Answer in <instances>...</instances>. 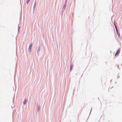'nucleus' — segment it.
<instances>
[{
  "label": "nucleus",
  "instance_id": "412c9836",
  "mask_svg": "<svg viewBox=\"0 0 122 122\" xmlns=\"http://www.w3.org/2000/svg\"><path fill=\"white\" fill-rule=\"evenodd\" d=\"M119 77H118V78H119Z\"/></svg>",
  "mask_w": 122,
  "mask_h": 122
},
{
  "label": "nucleus",
  "instance_id": "dca6fc26",
  "mask_svg": "<svg viewBox=\"0 0 122 122\" xmlns=\"http://www.w3.org/2000/svg\"><path fill=\"white\" fill-rule=\"evenodd\" d=\"M19 30H19V29H18V33H19Z\"/></svg>",
  "mask_w": 122,
  "mask_h": 122
},
{
  "label": "nucleus",
  "instance_id": "f257e3e1",
  "mask_svg": "<svg viewBox=\"0 0 122 122\" xmlns=\"http://www.w3.org/2000/svg\"><path fill=\"white\" fill-rule=\"evenodd\" d=\"M33 44L32 43L30 44V45H29V48H28V51L29 52H30L31 51V49L32 46Z\"/></svg>",
  "mask_w": 122,
  "mask_h": 122
},
{
  "label": "nucleus",
  "instance_id": "f8f14e48",
  "mask_svg": "<svg viewBox=\"0 0 122 122\" xmlns=\"http://www.w3.org/2000/svg\"><path fill=\"white\" fill-rule=\"evenodd\" d=\"M114 26L115 28H117L116 25H115V24L114 23Z\"/></svg>",
  "mask_w": 122,
  "mask_h": 122
},
{
  "label": "nucleus",
  "instance_id": "aec40b11",
  "mask_svg": "<svg viewBox=\"0 0 122 122\" xmlns=\"http://www.w3.org/2000/svg\"><path fill=\"white\" fill-rule=\"evenodd\" d=\"M110 52H111V51H110Z\"/></svg>",
  "mask_w": 122,
  "mask_h": 122
},
{
  "label": "nucleus",
  "instance_id": "6ab92c4d",
  "mask_svg": "<svg viewBox=\"0 0 122 122\" xmlns=\"http://www.w3.org/2000/svg\"><path fill=\"white\" fill-rule=\"evenodd\" d=\"M38 110H39V109H38L37 110L38 111Z\"/></svg>",
  "mask_w": 122,
  "mask_h": 122
},
{
  "label": "nucleus",
  "instance_id": "ddd939ff",
  "mask_svg": "<svg viewBox=\"0 0 122 122\" xmlns=\"http://www.w3.org/2000/svg\"><path fill=\"white\" fill-rule=\"evenodd\" d=\"M115 29H116V32H118V31L117 28H115Z\"/></svg>",
  "mask_w": 122,
  "mask_h": 122
},
{
  "label": "nucleus",
  "instance_id": "a211bd4d",
  "mask_svg": "<svg viewBox=\"0 0 122 122\" xmlns=\"http://www.w3.org/2000/svg\"><path fill=\"white\" fill-rule=\"evenodd\" d=\"M38 110H39V109H38L37 110L38 111Z\"/></svg>",
  "mask_w": 122,
  "mask_h": 122
},
{
  "label": "nucleus",
  "instance_id": "6e6552de",
  "mask_svg": "<svg viewBox=\"0 0 122 122\" xmlns=\"http://www.w3.org/2000/svg\"><path fill=\"white\" fill-rule=\"evenodd\" d=\"M117 52V53H118V54H117V56H118V55H119V53H120V49L119 48L118 50H117V51H116Z\"/></svg>",
  "mask_w": 122,
  "mask_h": 122
},
{
  "label": "nucleus",
  "instance_id": "9b49d317",
  "mask_svg": "<svg viewBox=\"0 0 122 122\" xmlns=\"http://www.w3.org/2000/svg\"><path fill=\"white\" fill-rule=\"evenodd\" d=\"M19 25H18V29L20 30V27L19 26Z\"/></svg>",
  "mask_w": 122,
  "mask_h": 122
},
{
  "label": "nucleus",
  "instance_id": "423d86ee",
  "mask_svg": "<svg viewBox=\"0 0 122 122\" xmlns=\"http://www.w3.org/2000/svg\"><path fill=\"white\" fill-rule=\"evenodd\" d=\"M27 102V100H26V99H25L24 101L23 102V104H25Z\"/></svg>",
  "mask_w": 122,
  "mask_h": 122
},
{
  "label": "nucleus",
  "instance_id": "9d476101",
  "mask_svg": "<svg viewBox=\"0 0 122 122\" xmlns=\"http://www.w3.org/2000/svg\"><path fill=\"white\" fill-rule=\"evenodd\" d=\"M30 0H27V5H28V3L29 2Z\"/></svg>",
  "mask_w": 122,
  "mask_h": 122
},
{
  "label": "nucleus",
  "instance_id": "2eb2a0df",
  "mask_svg": "<svg viewBox=\"0 0 122 122\" xmlns=\"http://www.w3.org/2000/svg\"><path fill=\"white\" fill-rule=\"evenodd\" d=\"M92 109H91V111L90 112V113H91V111H92ZM90 115V114H89ZM90 115H89V116L88 117V118L87 119V120L88 119V118L89 117V116Z\"/></svg>",
  "mask_w": 122,
  "mask_h": 122
},
{
  "label": "nucleus",
  "instance_id": "7ed1b4c3",
  "mask_svg": "<svg viewBox=\"0 0 122 122\" xmlns=\"http://www.w3.org/2000/svg\"><path fill=\"white\" fill-rule=\"evenodd\" d=\"M41 45L39 44V46L38 47V49L37 50V52H38L40 51L41 49Z\"/></svg>",
  "mask_w": 122,
  "mask_h": 122
},
{
  "label": "nucleus",
  "instance_id": "0eeeda50",
  "mask_svg": "<svg viewBox=\"0 0 122 122\" xmlns=\"http://www.w3.org/2000/svg\"><path fill=\"white\" fill-rule=\"evenodd\" d=\"M117 34L118 36V37L119 38H120V34L119 32H117Z\"/></svg>",
  "mask_w": 122,
  "mask_h": 122
},
{
  "label": "nucleus",
  "instance_id": "4468645a",
  "mask_svg": "<svg viewBox=\"0 0 122 122\" xmlns=\"http://www.w3.org/2000/svg\"><path fill=\"white\" fill-rule=\"evenodd\" d=\"M117 54H118V53H117V52H116L115 53V56H117Z\"/></svg>",
  "mask_w": 122,
  "mask_h": 122
},
{
  "label": "nucleus",
  "instance_id": "f3484780",
  "mask_svg": "<svg viewBox=\"0 0 122 122\" xmlns=\"http://www.w3.org/2000/svg\"><path fill=\"white\" fill-rule=\"evenodd\" d=\"M39 107H38V109H39Z\"/></svg>",
  "mask_w": 122,
  "mask_h": 122
},
{
  "label": "nucleus",
  "instance_id": "f03ea898",
  "mask_svg": "<svg viewBox=\"0 0 122 122\" xmlns=\"http://www.w3.org/2000/svg\"><path fill=\"white\" fill-rule=\"evenodd\" d=\"M66 6H65L64 5L62 7V11H61V15H63V13L64 11V10L65 9H66Z\"/></svg>",
  "mask_w": 122,
  "mask_h": 122
},
{
  "label": "nucleus",
  "instance_id": "20e7f679",
  "mask_svg": "<svg viewBox=\"0 0 122 122\" xmlns=\"http://www.w3.org/2000/svg\"><path fill=\"white\" fill-rule=\"evenodd\" d=\"M73 67V65L72 64L70 66V71L71 72V70L72 69V68Z\"/></svg>",
  "mask_w": 122,
  "mask_h": 122
},
{
  "label": "nucleus",
  "instance_id": "1a4fd4ad",
  "mask_svg": "<svg viewBox=\"0 0 122 122\" xmlns=\"http://www.w3.org/2000/svg\"><path fill=\"white\" fill-rule=\"evenodd\" d=\"M67 0H66V2H65V4L64 5L65 6H66V5H67Z\"/></svg>",
  "mask_w": 122,
  "mask_h": 122
},
{
  "label": "nucleus",
  "instance_id": "39448f33",
  "mask_svg": "<svg viewBox=\"0 0 122 122\" xmlns=\"http://www.w3.org/2000/svg\"><path fill=\"white\" fill-rule=\"evenodd\" d=\"M36 0H35V4L34 5V7H33V9H34L36 7Z\"/></svg>",
  "mask_w": 122,
  "mask_h": 122
}]
</instances>
